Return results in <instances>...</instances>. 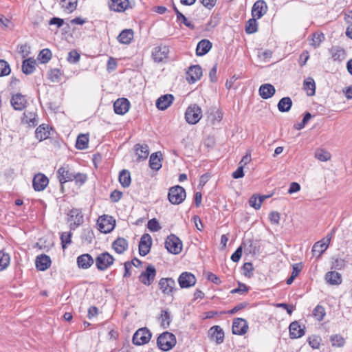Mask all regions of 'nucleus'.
<instances>
[{
    "label": "nucleus",
    "instance_id": "6ab92c4d",
    "mask_svg": "<svg viewBox=\"0 0 352 352\" xmlns=\"http://www.w3.org/2000/svg\"><path fill=\"white\" fill-rule=\"evenodd\" d=\"M208 336L212 340L217 344H221L224 340V332L219 326H213L208 331Z\"/></svg>",
    "mask_w": 352,
    "mask_h": 352
},
{
    "label": "nucleus",
    "instance_id": "69168bd1",
    "mask_svg": "<svg viewBox=\"0 0 352 352\" xmlns=\"http://www.w3.org/2000/svg\"><path fill=\"white\" fill-rule=\"evenodd\" d=\"M249 204L251 207L258 210L261 206V201L258 200V197L255 195H252L249 199Z\"/></svg>",
    "mask_w": 352,
    "mask_h": 352
},
{
    "label": "nucleus",
    "instance_id": "cd10ccee",
    "mask_svg": "<svg viewBox=\"0 0 352 352\" xmlns=\"http://www.w3.org/2000/svg\"><path fill=\"white\" fill-rule=\"evenodd\" d=\"M324 278L327 283L331 285H339L342 281L341 274L336 271L326 273Z\"/></svg>",
    "mask_w": 352,
    "mask_h": 352
},
{
    "label": "nucleus",
    "instance_id": "79ce46f5",
    "mask_svg": "<svg viewBox=\"0 0 352 352\" xmlns=\"http://www.w3.org/2000/svg\"><path fill=\"white\" fill-rule=\"evenodd\" d=\"M329 340L333 347H342L345 344V339L340 334H333L330 336Z\"/></svg>",
    "mask_w": 352,
    "mask_h": 352
},
{
    "label": "nucleus",
    "instance_id": "dca6fc26",
    "mask_svg": "<svg viewBox=\"0 0 352 352\" xmlns=\"http://www.w3.org/2000/svg\"><path fill=\"white\" fill-rule=\"evenodd\" d=\"M267 10L266 3L263 0H258L254 3L252 9V17L256 19L261 18Z\"/></svg>",
    "mask_w": 352,
    "mask_h": 352
},
{
    "label": "nucleus",
    "instance_id": "4d7b16f0",
    "mask_svg": "<svg viewBox=\"0 0 352 352\" xmlns=\"http://www.w3.org/2000/svg\"><path fill=\"white\" fill-rule=\"evenodd\" d=\"M321 338L320 336H313L308 338V342L312 349H318L320 348Z\"/></svg>",
    "mask_w": 352,
    "mask_h": 352
},
{
    "label": "nucleus",
    "instance_id": "423d86ee",
    "mask_svg": "<svg viewBox=\"0 0 352 352\" xmlns=\"http://www.w3.org/2000/svg\"><path fill=\"white\" fill-rule=\"evenodd\" d=\"M151 336V331L147 328H140L134 333L133 336V343L138 346L145 344L149 342Z\"/></svg>",
    "mask_w": 352,
    "mask_h": 352
},
{
    "label": "nucleus",
    "instance_id": "6e6d98bb",
    "mask_svg": "<svg viewBox=\"0 0 352 352\" xmlns=\"http://www.w3.org/2000/svg\"><path fill=\"white\" fill-rule=\"evenodd\" d=\"M10 72L9 64L4 60H0V76H8Z\"/></svg>",
    "mask_w": 352,
    "mask_h": 352
},
{
    "label": "nucleus",
    "instance_id": "aec40b11",
    "mask_svg": "<svg viewBox=\"0 0 352 352\" xmlns=\"http://www.w3.org/2000/svg\"><path fill=\"white\" fill-rule=\"evenodd\" d=\"M115 221L111 219H108L107 217H101L98 219L99 230L103 233H109L114 228Z\"/></svg>",
    "mask_w": 352,
    "mask_h": 352
},
{
    "label": "nucleus",
    "instance_id": "5701e85b",
    "mask_svg": "<svg viewBox=\"0 0 352 352\" xmlns=\"http://www.w3.org/2000/svg\"><path fill=\"white\" fill-rule=\"evenodd\" d=\"M35 264L38 270L45 271L50 267V257L46 254H41L36 257Z\"/></svg>",
    "mask_w": 352,
    "mask_h": 352
},
{
    "label": "nucleus",
    "instance_id": "a19ab883",
    "mask_svg": "<svg viewBox=\"0 0 352 352\" xmlns=\"http://www.w3.org/2000/svg\"><path fill=\"white\" fill-rule=\"evenodd\" d=\"M88 135L85 134H80L77 138L76 147L79 150H83L88 147Z\"/></svg>",
    "mask_w": 352,
    "mask_h": 352
},
{
    "label": "nucleus",
    "instance_id": "7ed1b4c3",
    "mask_svg": "<svg viewBox=\"0 0 352 352\" xmlns=\"http://www.w3.org/2000/svg\"><path fill=\"white\" fill-rule=\"evenodd\" d=\"M186 196L185 189L180 186H175L169 189L168 198L173 204H179L183 202Z\"/></svg>",
    "mask_w": 352,
    "mask_h": 352
},
{
    "label": "nucleus",
    "instance_id": "f8f14e48",
    "mask_svg": "<svg viewBox=\"0 0 352 352\" xmlns=\"http://www.w3.org/2000/svg\"><path fill=\"white\" fill-rule=\"evenodd\" d=\"M152 245V238L150 234L145 233L144 234L139 243V254L142 256L147 255Z\"/></svg>",
    "mask_w": 352,
    "mask_h": 352
},
{
    "label": "nucleus",
    "instance_id": "9b49d317",
    "mask_svg": "<svg viewBox=\"0 0 352 352\" xmlns=\"http://www.w3.org/2000/svg\"><path fill=\"white\" fill-rule=\"evenodd\" d=\"M74 173L71 171L68 167L62 166L57 170V176L60 183L61 190H63V184L67 182L73 181V176Z\"/></svg>",
    "mask_w": 352,
    "mask_h": 352
},
{
    "label": "nucleus",
    "instance_id": "338daca9",
    "mask_svg": "<svg viewBox=\"0 0 352 352\" xmlns=\"http://www.w3.org/2000/svg\"><path fill=\"white\" fill-rule=\"evenodd\" d=\"M280 213L276 211H272L269 214V219L272 224L278 225L280 221Z\"/></svg>",
    "mask_w": 352,
    "mask_h": 352
},
{
    "label": "nucleus",
    "instance_id": "13d9d810",
    "mask_svg": "<svg viewBox=\"0 0 352 352\" xmlns=\"http://www.w3.org/2000/svg\"><path fill=\"white\" fill-rule=\"evenodd\" d=\"M147 228L151 232H157L161 229V226L156 219H150L147 223Z\"/></svg>",
    "mask_w": 352,
    "mask_h": 352
},
{
    "label": "nucleus",
    "instance_id": "bf43d9fd",
    "mask_svg": "<svg viewBox=\"0 0 352 352\" xmlns=\"http://www.w3.org/2000/svg\"><path fill=\"white\" fill-rule=\"evenodd\" d=\"M212 45H197L196 48V55L198 56H201L207 54Z\"/></svg>",
    "mask_w": 352,
    "mask_h": 352
},
{
    "label": "nucleus",
    "instance_id": "49530a36",
    "mask_svg": "<svg viewBox=\"0 0 352 352\" xmlns=\"http://www.w3.org/2000/svg\"><path fill=\"white\" fill-rule=\"evenodd\" d=\"M304 89L307 91H310V92L307 93L308 96H313L315 94L316 90V85L313 78H308L304 81L303 83Z\"/></svg>",
    "mask_w": 352,
    "mask_h": 352
},
{
    "label": "nucleus",
    "instance_id": "0e129e2a",
    "mask_svg": "<svg viewBox=\"0 0 352 352\" xmlns=\"http://www.w3.org/2000/svg\"><path fill=\"white\" fill-rule=\"evenodd\" d=\"M243 270L244 271V275L247 277H251L253 275L254 267L252 263H245L243 265Z\"/></svg>",
    "mask_w": 352,
    "mask_h": 352
},
{
    "label": "nucleus",
    "instance_id": "f257e3e1",
    "mask_svg": "<svg viewBox=\"0 0 352 352\" xmlns=\"http://www.w3.org/2000/svg\"><path fill=\"white\" fill-rule=\"evenodd\" d=\"M175 336L170 332L166 331L160 335L157 340V346L162 351L170 350L176 344Z\"/></svg>",
    "mask_w": 352,
    "mask_h": 352
},
{
    "label": "nucleus",
    "instance_id": "72a5a7b5",
    "mask_svg": "<svg viewBox=\"0 0 352 352\" xmlns=\"http://www.w3.org/2000/svg\"><path fill=\"white\" fill-rule=\"evenodd\" d=\"M330 53L331 58L334 60L341 61L344 60L346 56L345 51L340 46H333L330 49Z\"/></svg>",
    "mask_w": 352,
    "mask_h": 352
},
{
    "label": "nucleus",
    "instance_id": "393cba45",
    "mask_svg": "<svg viewBox=\"0 0 352 352\" xmlns=\"http://www.w3.org/2000/svg\"><path fill=\"white\" fill-rule=\"evenodd\" d=\"M94 263V260L89 254H84L77 258L78 266L81 269H88Z\"/></svg>",
    "mask_w": 352,
    "mask_h": 352
},
{
    "label": "nucleus",
    "instance_id": "412c9836",
    "mask_svg": "<svg viewBox=\"0 0 352 352\" xmlns=\"http://www.w3.org/2000/svg\"><path fill=\"white\" fill-rule=\"evenodd\" d=\"M289 330V336L292 339L301 338L305 333V327H301L298 321L291 322Z\"/></svg>",
    "mask_w": 352,
    "mask_h": 352
},
{
    "label": "nucleus",
    "instance_id": "f704fd0d",
    "mask_svg": "<svg viewBox=\"0 0 352 352\" xmlns=\"http://www.w3.org/2000/svg\"><path fill=\"white\" fill-rule=\"evenodd\" d=\"M49 135L50 131H48V126L45 124L40 125L36 129L35 137L39 141L47 139L49 137Z\"/></svg>",
    "mask_w": 352,
    "mask_h": 352
},
{
    "label": "nucleus",
    "instance_id": "e433bc0d",
    "mask_svg": "<svg viewBox=\"0 0 352 352\" xmlns=\"http://www.w3.org/2000/svg\"><path fill=\"white\" fill-rule=\"evenodd\" d=\"M119 182L122 187H129L131 182L130 172L125 169L121 170L119 174Z\"/></svg>",
    "mask_w": 352,
    "mask_h": 352
},
{
    "label": "nucleus",
    "instance_id": "2eb2a0df",
    "mask_svg": "<svg viewBox=\"0 0 352 352\" xmlns=\"http://www.w3.org/2000/svg\"><path fill=\"white\" fill-rule=\"evenodd\" d=\"M242 248H244L245 252L256 255L260 252V243L257 240L248 239L244 241L241 243Z\"/></svg>",
    "mask_w": 352,
    "mask_h": 352
},
{
    "label": "nucleus",
    "instance_id": "0eeeda50",
    "mask_svg": "<svg viewBox=\"0 0 352 352\" xmlns=\"http://www.w3.org/2000/svg\"><path fill=\"white\" fill-rule=\"evenodd\" d=\"M156 274L155 267L152 265H148L146 270L140 274L139 280L144 285L149 286L153 283Z\"/></svg>",
    "mask_w": 352,
    "mask_h": 352
},
{
    "label": "nucleus",
    "instance_id": "de8ad7c7",
    "mask_svg": "<svg viewBox=\"0 0 352 352\" xmlns=\"http://www.w3.org/2000/svg\"><path fill=\"white\" fill-rule=\"evenodd\" d=\"M161 325L164 329H166L169 327L171 322L170 315L167 310H162L161 311Z\"/></svg>",
    "mask_w": 352,
    "mask_h": 352
},
{
    "label": "nucleus",
    "instance_id": "20e7f679",
    "mask_svg": "<svg viewBox=\"0 0 352 352\" xmlns=\"http://www.w3.org/2000/svg\"><path fill=\"white\" fill-rule=\"evenodd\" d=\"M167 251L173 254H178L182 250V242L176 235L170 234L165 241Z\"/></svg>",
    "mask_w": 352,
    "mask_h": 352
},
{
    "label": "nucleus",
    "instance_id": "a18cd8bd",
    "mask_svg": "<svg viewBox=\"0 0 352 352\" xmlns=\"http://www.w3.org/2000/svg\"><path fill=\"white\" fill-rule=\"evenodd\" d=\"M10 256L9 254L3 250H0V271L7 268L10 264Z\"/></svg>",
    "mask_w": 352,
    "mask_h": 352
},
{
    "label": "nucleus",
    "instance_id": "680f3d73",
    "mask_svg": "<svg viewBox=\"0 0 352 352\" xmlns=\"http://www.w3.org/2000/svg\"><path fill=\"white\" fill-rule=\"evenodd\" d=\"M67 60L70 63H76L80 60V54L76 50H72L68 54Z\"/></svg>",
    "mask_w": 352,
    "mask_h": 352
},
{
    "label": "nucleus",
    "instance_id": "f3484780",
    "mask_svg": "<svg viewBox=\"0 0 352 352\" xmlns=\"http://www.w3.org/2000/svg\"><path fill=\"white\" fill-rule=\"evenodd\" d=\"M130 102L126 98H118L114 102L113 109L116 114L124 115L129 109Z\"/></svg>",
    "mask_w": 352,
    "mask_h": 352
},
{
    "label": "nucleus",
    "instance_id": "5fc2aeb1",
    "mask_svg": "<svg viewBox=\"0 0 352 352\" xmlns=\"http://www.w3.org/2000/svg\"><path fill=\"white\" fill-rule=\"evenodd\" d=\"M345 267V261L342 258H333L331 263V269L335 270H341Z\"/></svg>",
    "mask_w": 352,
    "mask_h": 352
},
{
    "label": "nucleus",
    "instance_id": "a211bd4d",
    "mask_svg": "<svg viewBox=\"0 0 352 352\" xmlns=\"http://www.w3.org/2000/svg\"><path fill=\"white\" fill-rule=\"evenodd\" d=\"M186 79L190 83H194L202 76V69L199 65L190 66L186 72Z\"/></svg>",
    "mask_w": 352,
    "mask_h": 352
},
{
    "label": "nucleus",
    "instance_id": "c85d7f7f",
    "mask_svg": "<svg viewBox=\"0 0 352 352\" xmlns=\"http://www.w3.org/2000/svg\"><path fill=\"white\" fill-rule=\"evenodd\" d=\"M162 155L161 152L153 153L149 159V166L151 169L158 170L162 168Z\"/></svg>",
    "mask_w": 352,
    "mask_h": 352
},
{
    "label": "nucleus",
    "instance_id": "864d4df0",
    "mask_svg": "<svg viewBox=\"0 0 352 352\" xmlns=\"http://www.w3.org/2000/svg\"><path fill=\"white\" fill-rule=\"evenodd\" d=\"M72 233L70 232H63L60 235V241L63 249H65L67 246L72 243Z\"/></svg>",
    "mask_w": 352,
    "mask_h": 352
},
{
    "label": "nucleus",
    "instance_id": "37998d69",
    "mask_svg": "<svg viewBox=\"0 0 352 352\" xmlns=\"http://www.w3.org/2000/svg\"><path fill=\"white\" fill-rule=\"evenodd\" d=\"M329 245L327 242L324 241V239L316 242L313 248H312V252L316 253L318 252L319 255L318 257L321 256L322 254H323L325 250L327 249Z\"/></svg>",
    "mask_w": 352,
    "mask_h": 352
},
{
    "label": "nucleus",
    "instance_id": "4468645a",
    "mask_svg": "<svg viewBox=\"0 0 352 352\" xmlns=\"http://www.w3.org/2000/svg\"><path fill=\"white\" fill-rule=\"evenodd\" d=\"M169 52L168 45H157L152 51V58L156 63H160L166 58Z\"/></svg>",
    "mask_w": 352,
    "mask_h": 352
},
{
    "label": "nucleus",
    "instance_id": "ea45409f",
    "mask_svg": "<svg viewBox=\"0 0 352 352\" xmlns=\"http://www.w3.org/2000/svg\"><path fill=\"white\" fill-rule=\"evenodd\" d=\"M78 0H61L60 6L69 13L72 12L76 9Z\"/></svg>",
    "mask_w": 352,
    "mask_h": 352
},
{
    "label": "nucleus",
    "instance_id": "c03bdc74",
    "mask_svg": "<svg viewBox=\"0 0 352 352\" xmlns=\"http://www.w3.org/2000/svg\"><path fill=\"white\" fill-rule=\"evenodd\" d=\"M62 75L61 71L58 69H52L47 72V78L52 82H58Z\"/></svg>",
    "mask_w": 352,
    "mask_h": 352
},
{
    "label": "nucleus",
    "instance_id": "bb28decb",
    "mask_svg": "<svg viewBox=\"0 0 352 352\" xmlns=\"http://www.w3.org/2000/svg\"><path fill=\"white\" fill-rule=\"evenodd\" d=\"M129 0H110L109 7L116 12H123L129 6Z\"/></svg>",
    "mask_w": 352,
    "mask_h": 352
},
{
    "label": "nucleus",
    "instance_id": "9d476101",
    "mask_svg": "<svg viewBox=\"0 0 352 352\" xmlns=\"http://www.w3.org/2000/svg\"><path fill=\"white\" fill-rule=\"evenodd\" d=\"M197 279L194 274L190 272H182L179 278L178 283L181 288H189L195 285Z\"/></svg>",
    "mask_w": 352,
    "mask_h": 352
},
{
    "label": "nucleus",
    "instance_id": "7c9ffc66",
    "mask_svg": "<svg viewBox=\"0 0 352 352\" xmlns=\"http://www.w3.org/2000/svg\"><path fill=\"white\" fill-rule=\"evenodd\" d=\"M36 62L33 58L25 59L22 63V72L26 75H30L34 73L36 69Z\"/></svg>",
    "mask_w": 352,
    "mask_h": 352
},
{
    "label": "nucleus",
    "instance_id": "4c0bfd02",
    "mask_svg": "<svg viewBox=\"0 0 352 352\" xmlns=\"http://www.w3.org/2000/svg\"><path fill=\"white\" fill-rule=\"evenodd\" d=\"M36 114L34 112L25 111L23 113L22 121L30 126H35L38 124Z\"/></svg>",
    "mask_w": 352,
    "mask_h": 352
},
{
    "label": "nucleus",
    "instance_id": "a878e982",
    "mask_svg": "<svg viewBox=\"0 0 352 352\" xmlns=\"http://www.w3.org/2000/svg\"><path fill=\"white\" fill-rule=\"evenodd\" d=\"M10 102L14 109L21 111L25 107L26 99L25 96L21 94H16L12 96Z\"/></svg>",
    "mask_w": 352,
    "mask_h": 352
},
{
    "label": "nucleus",
    "instance_id": "e2e57ef3",
    "mask_svg": "<svg viewBox=\"0 0 352 352\" xmlns=\"http://www.w3.org/2000/svg\"><path fill=\"white\" fill-rule=\"evenodd\" d=\"M249 290L248 287L244 283H239L238 287L231 290V294H243L248 292Z\"/></svg>",
    "mask_w": 352,
    "mask_h": 352
},
{
    "label": "nucleus",
    "instance_id": "052dcab7",
    "mask_svg": "<svg viewBox=\"0 0 352 352\" xmlns=\"http://www.w3.org/2000/svg\"><path fill=\"white\" fill-rule=\"evenodd\" d=\"M87 175L83 173H74V175L73 176V180L75 181L76 184L82 185L87 181Z\"/></svg>",
    "mask_w": 352,
    "mask_h": 352
},
{
    "label": "nucleus",
    "instance_id": "c9c22d12",
    "mask_svg": "<svg viewBox=\"0 0 352 352\" xmlns=\"http://www.w3.org/2000/svg\"><path fill=\"white\" fill-rule=\"evenodd\" d=\"M292 106V100L289 97L281 98L278 103V109L280 112H288Z\"/></svg>",
    "mask_w": 352,
    "mask_h": 352
},
{
    "label": "nucleus",
    "instance_id": "09e8293b",
    "mask_svg": "<svg viewBox=\"0 0 352 352\" xmlns=\"http://www.w3.org/2000/svg\"><path fill=\"white\" fill-rule=\"evenodd\" d=\"M312 314L318 321H322L326 315L324 308L321 305H317L313 310Z\"/></svg>",
    "mask_w": 352,
    "mask_h": 352
},
{
    "label": "nucleus",
    "instance_id": "2f4dec72",
    "mask_svg": "<svg viewBox=\"0 0 352 352\" xmlns=\"http://www.w3.org/2000/svg\"><path fill=\"white\" fill-rule=\"evenodd\" d=\"M135 150L138 156V161L145 160L148 157L149 154L148 145L137 144L135 146Z\"/></svg>",
    "mask_w": 352,
    "mask_h": 352
},
{
    "label": "nucleus",
    "instance_id": "4be33fe9",
    "mask_svg": "<svg viewBox=\"0 0 352 352\" xmlns=\"http://www.w3.org/2000/svg\"><path fill=\"white\" fill-rule=\"evenodd\" d=\"M174 96L172 94H165L156 100V107L158 109L166 110L173 103Z\"/></svg>",
    "mask_w": 352,
    "mask_h": 352
},
{
    "label": "nucleus",
    "instance_id": "39448f33",
    "mask_svg": "<svg viewBox=\"0 0 352 352\" xmlns=\"http://www.w3.org/2000/svg\"><path fill=\"white\" fill-rule=\"evenodd\" d=\"M114 260L111 254L107 252H104L96 258V266L98 270L104 271L113 264Z\"/></svg>",
    "mask_w": 352,
    "mask_h": 352
},
{
    "label": "nucleus",
    "instance_id": "473e14b6",
    "mask_svg": "<svg viewBox=\"0 0 352 352\" xmlns=\"http://www.w3.org/2000/svg\"><path fill=\"white\" fill-rule=\"evenodd\" d=\"M133 38V31L131 29H125L118 36L121 44H129Z\"/></svg>",
    "mask_w": 352,
    "mask_h": 352
},
{
    "label": "nucleus",
    "instance_id": "3c124183",
    "mask_svg": "<svg viewBox=\"0 0 352 352\" xmlns=\"http://www.w3.org/2000/svg\"><path fill=\"white\" fill-rule=\"evenodd\" d=\"M315 157L321 162H327L331 159V154L324 149H318L315 152Z\"/></svg>",
    "mask_w": 352,
    "mask_h": 352
},
{
    "label": "nucleus",
    "instance_id": "c756f323",
    "mask_svg": "<svg viewBox=\"0 0 352 352\" xmlns=\"http://www.w3.org/2000/svg\"><path fill=\"white\" fill-rule=\"evenodd\" d=\"M112 248L116 251V252L121 254L127 250L128 242L125 239L118 237L113 242Z\"/></svg>",
    "mask_w": 352,
    "mask_h": 352
},
{
    "label": "nucleus",
    "instance_id": "ddd939ff",
    "mask_svg": "<svg viewBox=\"0 0 352 352\" xmlns=\"http://www.w3.org/2000/svg\"><path fill=\"white\" fill-rule=\"evenodd\" d=\"M248 329L247 321L241 318H235L232 322V333L235 335L242 336L246 333Z\"/></svg>",
    "mask_w": 352,
    "mask_h": 352
},
{
    "label": "nucleus",
    "instance_id": "603ef678",
    "mask_svg": "<svg viewBox=\"0 0 352 352\" xmlns=\"http://www.w3.org/2000/svg\"><path fill=\"white\" fill-rule=\"evenodd\" d=\"M258 23L256 18L249 19L245 25V31L248 34H252L257 31Z\"/></svg>",
    "mask_w": 352,
    "mask_h": 352
},
{
    "label": "nucleus",
    "instance_id": "58836bf2",
    "mask_svg": "<svg viewBox=\"0 0 352 352\" xmlns=\"http://www.w3.org/2000/svg\"><path fill=\"white\" fill-rule=\"evenodd\" d=\"M69 216L71 220H74V224L76 226H79L83 222V216L81 211L78 209H72L69 211Z\"/></svg>",
    "mask_w": 352,
    "mask_h": 352
},
{
    "label": "nucleus",
    "instance_id": "f03ea898",
    "mask_svg": "<svg viewBox=\"0 0 352 352\" xmlns=\"http://www.w3.org/2000/svg\"><path fill=\"white\" fill-rule=\"evenodd\" d=\"M202 117V111L201 107L194 104L190 105L185 113V119L188 124H197Z\"/></svg>",
    "mask_w": 352,
    "mask_h": 352
},
{
    "label": "nucleus",
    "instance_id": "b1692460",
    "mask_svg": "<svg viewBox=\"0 0 352 352\" xmlns=\"http://www.w3.org/2000/svg\"><path fill=\"white\" fill-rule=\"evenodd\" d=\"M258 92L262 98L268 99L274 95L276 89L272 85L265 83L260 86Z\"/></svg>",
    "mask_w": 352,
    "mask_h": 352
},
{
    "label": "nucleus",
    "instance_id": "1a4fd4ad",
    "mask_svg": "<svg viewBox=\"0 0 352 352\" xmlns=\"http://www.w3.org/2000/svg\"><path fill=\"white\" fill-rule=\"evenodd\" d=\"M49 179L43 173L36 174L32 179V186L35 191H43L47 186Z\"/></svg>",
    "mask_w": 352,
    "mask_h": 352
},
{
    "label": "nucleus",
    "instance_id": "8fccbe9b",
    "mask_svg": "<svg viewBox=\"0 0 352 352\" xmlns=\"http://www.w3.org/2000/svg\"><path fill=\"white\" fill-rule=\"evenodd\" d=\"M52 55L51 51L46 48L40 52L37 58L41 63H46L51 59Z\"/></svg>",
    "mask_w": 352,
    "mask_h": 352
},
{
    "label": "nucleus",
    "instance_id": "6e6552de",
    "mask_svg": "<svg viewBox=\"0 0 352 352\" xmlns=\"http://www.w3.org/2000/svg\"><path fill=\"white\" fill-rule=\"evenodd\" d=\"M175 281L172 278H162L159 281V287L162 292L167 296L173 295L175 289Z\"/></svg>",
    "mask_w": 352,
    "mask_h": 352
},
{
    "label": "nucleus",
    "instance_id": "774afa93",
    "mask_svg": "<svg viewBox=\"0 0 352 352\" xmlns=\"http://www.w3.org/2000/svg\"><path fill=\"white\" fill-rule=\"evenodd\" d=\"M312 44H320L324 41V35L322 32H315L313 34Z\"/></svg>",
    "mask_w": 352,
    "mask_h": 352
}]
</instances>
